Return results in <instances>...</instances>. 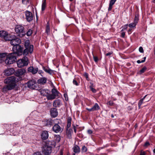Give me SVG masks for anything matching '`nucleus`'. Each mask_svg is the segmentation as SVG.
Wrapping results in <instances>:
<instances>
[{"label":"nucleus","instance_id":"1","mask_svg":"<svg viewBox=\"0 0 155 155\" xmlns=\"http://www.w3.org/2000/svg\"><path fill=\"white\" fill-rule=\"evenodd\" d=\"M10 43L13 46L12 50L14 52L17 53L18 55L22 54L21 48L19 44L21 43V40L15 35H11Z\"/></svg>","mask_w":155,"mask_h":155},{"label":"nucleus","instance_id":"2","mask_svg":"<svg viewBox=\"0 0 155 155\" xmlns=\"http://www.w3.org/2000/svg\"><path fill=\"white\" fill-rule=\"evenodd\" d=\"M20 80L18 77L12 76L7 78L4 80V83L7 84L10 86L14 88L16 82Z\"/></svg>","mask_w":155,"mask_h":155},{"label":"nucleus","instance_id":"3","mask_svg":"<svg viewBox=\"0 0 155 155\" xmlns=\"http://www.w3.org/2000/svg\"><path fill=\"white\" fill-rule=\"evenodd\" d=\"M17 55L20 56L14 52L13 53L9 54L7 55L6 54V56L4 58V60L3 61H4L5 58L6 57V58L5 60L6 64H12L16 61Z\"/></svg>","mask_w":155,"mask_h":155},{"label":"nucleus","instance_id":"4","mask_svg":"<svg viewBox=\"0 0 155 155\" xmlns=\"http://www.w3.org/2000/svg\"><path fill=\"white\" fill-rule=\"evenodd\" d=\"M25 49L23 52V54L24 55H27L29 53H31L33 50V46L32 45L30 44V41L26 40L25 44Z\"/></svg>","mask_w":155,"mask_h":155},{"label":"nucleus","instance_id":"5","mask_svg":"<svg viewBox=\"0 0 155 155\" xmlns=\"http://www.w3.org/2000/svg\"><path fill=\"white\" fill-rule=\"evenodd\" d=\"M18 66L22 68L27 66L28 64V60L27 57H25L22 59L19 60L17 62Z\"/></svg>","mask_w":155,"mask_h":155},{"label":"nucleus","instance_id":"6","mask_svg":"<svg viewBox=\"0 0 155 155\" xmlns=\"http://www.w3.org/2000/svg\"><path fill=\"white\" fill-rule=\"evenodd\" d=\"M51 145L47 144L42 148V150L43 153L45 155H48L51 152Z\"/></svg>","mask_w":155,"mask_h":155},{"label":"nucleus","instance_id":"7","mask_svg":"<svg viewBox=\"0 0 155 155\" xmlns=\"http://www.w3.org/2000/svg\"><path fill=\"white\" fill-rule=\"evenodd\" d=\"M11 35L8 34V32L4 31H0V37L3 38L5 41L9 40L11 39Z\"/></svg>","mask_w":155,"mask_h":155},{"label":"nucleus","instance_id":"8","mask_svg":"<svg viewBox=\"0 0 155 155\" xmlns=\"http://www.w3.org/2000/svg\"><path fill=\"white\" fill-rule=\"evenodd\" d=\"M15 31L17 34H18V35L20 36V34L24 33V28L21 25H17L15 27ZM25 33L22 34V36L23 35H25Z\"/></svg>","mask_w":155,"mask_h":155},{"label":"nucleus","instance_id":"9","mask_svg":"<svg viewBox=\"0 0 155 155\" xmlns=\"http://www.w3.org/2000/svg\"><path fill=\"white\" fill-rule=\"evenodd\" d=\"M26 19L27 21L30 22L33 19V15L32 13L28 11H26L25 12Z\"/></svg>","mask_w":155,"mask_h":155},{"label":"nucleus","instance_id":"10","mask_svg":"<svg viewBox=\"0 0 155 155\" xmlns=\"http://www.w3.org/2000/svg\"><path fill=\"white\" fill-rule=\"evenodd\" d=\"M37 84L34 81H30L27 83L28 87L32 89H35L37 88Z\"/></svg>","mask_w":155,"mask_h":155},{"label":"nucleus","instance_id":"11","mask_svg":"<svg viewBox=\"0 0 155 155\" xmlns=\"http://www.w3.org/2000/svg\"><path fill=\"white\" fill-rule=\"evenodd\" d=\"M54 138L55 141L54 143L52 144L50 143V142H49V144L51 145L52 146H55V143H58L61 140V137L58 135H55L54 136Z\"/></svg>","mask_w":155,"mask_h":155},{"label":"nucleus","instance_id":"12","mask_svg":"<svg viewBox=\"0 0 155 155\" xmlns=\"http://www.w3.org/2000/svg\"><path fill=\"white\" fill-rule=\"evenodd\" d=\"M15 72V70L13 68H8L4 71V74L9 76L13 74Z\"/></svg>","mask_w":155,"mask_h":155},{"label":"nucleus","instance_id":"13","mask_svg":"<svg viewBox=\"0 0 155 155\" xmlns=\"http://www.w3.org/2000/svg\"><path fill=\"white\" fill-rule=\"evenodd\" d=\"M50 114L51 116L55 117L58 115L57 109L55 108H52L50 110Z\"/></svg>","mask_w":155,"mask_h":155},{"label":"nucleus","instance_id":"14","mask_svg":"<svg viewBox=\"0 0 155 155\" xmlns=\"http://www.w3.org/2000/svg\"><path fill=\"white\" fill-rule=\"evenodd\" d=\"M41 138L43 140L47 139L48 137V131L45 130L42 131L41 134Z\"/></svg>","mask_w":155,"mask_h":155},{"label":"nucleus","instance_id":"15","mask_svg":"<svg viewBox=\"0 0 155 155\" xmlns=\"http://www.w3.org/2000/svg\"><path fill=\"white\" fill-rule=\"evenodd\" d=\"M53 130L55 133H58L61 131V128L58 124H55L52 128Z\"/></svg>","mask_w":155,"mask_h":155},{"label":"nucleus","instance_id":"16","mask_svg":"<svg viewBox=\"0 0 155 155\" xmlns=\"http://www.w3.org/2000/svg\"><path fill=\"white\" fill-rule=\"evenodd\" d=\"M38 69V68H34L32 67H30L28 68V71L31 72L33 74H35L37 73Z\"/></svg>","mask_w":155,"mask_h":155},{"label":"nucleus","instance_id":"17","mask_svg":"<svg viewBox=\"0 0 155 155\" xmlns=\"http://www.w3.org/2000/svg\"><path fill=\"white\" fill-rule=\"evenodd\" d=\"M47 80L46 78L45 77L42 78L38 80V84H44L46 82Z\"/></svg>","mask_w":155,"mask_h":155},{"label":"nucleus","instance_id":"18","mask_svg":"<svg viewBox=\"0 0 155 155\" xmlns=\"http://www.w3.org/2000/svg\"><path fill=\"white\" fill-rule=\"evenodd\" d=\"M61 105V101L59 100L55 101L53 103V106L55 107H59Z\"/></svg>","mask_w":155,"mask_h":155},{"label":"nucleus","instance_id":"19","mask_svg":"<svg viewBox=\"0 0 155 155\" xmlns=\"http://www.w3.org/2000/svg\"><path fill=\"white\" fill-rule=\"evenodd\" d=\"M49 91L47 90L42 89L41 90L40 92L41 95L47 96L49 93Z\"/></svg>","mask_w":155,"mask_h":155},{"label":"nucleus","instance_id":"20","mask_svg":"<svg viewBox=\"0 0 155 155\" xmlns=\"http://www.w3.org/2000/svg\"><path fill=\"white\" fill-rule=\"evenodd\" d=\"M52 94H53L56 97L60 96L59 93L57 90L54 88H53L51 90Z\"/></svg>","mask_w":155,"mask_h":155},{"label":"nucleus","instance_id":"21","mask_svg":"<svg viewBox=\"0 0 155 155\" xmlns=\"http://www.w3.org/2000/svg\"><path fill=\"white\" fill-rule=\"evenodd\" d=\"M13 88L9 86L8 85H7L5 86L2 89L3 92H6L8 90H11Z\"/></svg>","mask_w":155,"mask_h":155},{"label":"nucleus","instance_id":"22","mask_svg":"<svg viewBox=\"0 0 155 155\" xmlns=\"http://www.w3.org/2000/svg\"><path fill=\"white\" fill-rule=\"evenodd\" d=\"M73 149L74 152L75 153H78L80 151V148L77 145H76L74 146L73 147Z\"/></svg>","mask_w":155,"mask_h":155},{"label":"nucleus","instance_id":"23","mask_svg":"<svg viewBox=\"0 0 155 155\" xmlns=\"http://www.w3.org/2000/svg\"><path fill=\"white\" fill-rule=\"evenodd\" d=\"M56 97L52 94H48L47 96V98L48 100H52L55 99Z\"/></svg>","mask_w":155,"mask_h":155},{"label":"nucleus","instance_id":"24","mask_svg":"<svg viewBox=\"0 0 155 155\" xmlns=\"http://www.w3.org/2000/svg\"><path fill=\"white\" fill-rule=\"evenodd\" d=\"M115 1H110L108 8V11H110L111 10L112 8V6L115 3Z\"/></svg>","mask_w":155,"mask_h":155},{"label":"nucleus","instance_id":"25","mask_svg":"<svg viewBox=\"0 0 155 155\" xmlns=\"http://www.w3.org/2000/svg\"><path fill=\"white\" fill-rule=\"evenodd\" d=\"M5 53L0 54V62H2L4 61V58L6 56Z\"/></svg>","mask_w":155,"mask_h":155},{"label":"nucleus","instance_id":"26","mask_svg":"<svg viewBox=\"0 0 155 155\" xmlns=\"http://www.w3.org/2000/svg\"><path fill=\"white\" fill-rule=\"evenodd\" d=\"M25 72V70L23 69H21L18 70L17 71V72L18 73V75H23Z\"/></svg>","mask_w":155,"mask_h":155},{"label":"nucleus","instance_id":"27","mask_svg":"<svg viewBox=\"0 0 155 155\" xmlns=\"http://www.w3.org/2000/svg\"><path fill=\"white\" fill-rule=\"evenodd\" d=\"M46 1H44L43 2L42 4V6H41V10L42 11H44L46 8Z\"/></svg>","mask_w":155,"mask_h":155},{"label":"nucleus","instance_id":"28","mask_svg":"<svg viewBox=\"0 0 155 155\" xmlns=\"http://www.w3.org/2000/svg\"><path fill=\"white\" fill-rule=\"evenodd\" d=\"M92 108L93 110L94 111L98 110L99 109V107L97 103H95Z\"/></svg>","mask_w":155,"mask_h":155},{"label":"nucleus","instance_id":"29","mask_svg":"<svg viewBox=\"0 0 155 155\" xmlns=\"http://www.w3.org/2000/svg\"><path fill=\"white\" fill-rule=\"evenodd\" d=\"M147 95H146L142 99H141L138 103V107L139 108H140L141 106L143 103V101L147 96Z\"/></svg>","mask_w":155,"mask_h":155},{"label":"nucleus","instance_id":"30","mask_svg":"<svg viewBox=\"0 0 155 155\" xmlns=\"http://www.w3.org/2000/svg\"><path fill=\"white\" fill-rule=\"evenodd\" d=\"M71 118H69L68 120V123L67 125V128H69L71 126Z\"/></svg>","mask_w":155,"mask_h":155},{"label":"nucleus","instance_id":"31","mask_svg":"<svg viewBox=\"0 0 155 155\" xmlns=\"http://www.w3.org/2000/svg\"><path fill=\"white\" fill-rule=\"evenodd\" d=\"M45 125L47 126L51 125L52 124V122L51 120L49 119L45 121Z\"/></svg>","mask_w":155,"mask_h":155},{"label":"nucleus","instance_id":"32","mask_svg":"<svg viewBox=\"0 0 155 155\" xmlns=\"http://www.w3.org/2000/svg\"><path fill=\"white\" fill-rule=\"evenodd\" d=\"M44 70L46 72L51 74L52 72L51 70L47 68H44Z\"/></svg>","mask_w":155,"mask_h":155},{"label":"nucleus","instance_id":"33","mask_svg":"<svg viewBox=\"0 0 155 155\" xmlns=\"http://www.w3.org/2000/svg\"><path fill=\"white\" fill-rule=\"evenodd\" d=\"M147 69V68L145 67H144L142 69L140 70L139 72V73L140 74H142L145 72Z\"/></svg>","mask_w":155,"mask_h":155},{"label":"nucleus","instance_id":"34","mask_svg":"<svg viewBox=\"0 0 155 155\" xmlns=\"http://www.w3.org/2000/svg\"><path fill=\"white\" fill-rule=\"evenodd\" d=\"M68 128L67 129V131L66 132L67 134H68V136L70 137H71V135L70 134L72 132V130L71 129H68Z\"/></svg>","mask_w":155,"mask_h":155},{"label":"nucleus","instance_id":"35","mask_svg":"<svg viewBox=\"0 0 155 155\" xmlns=\"http://www.w3.org/2000/svg\"><path fill=\"white\" fill-rule=\"evenodd\" d=\"M50 27H49V24L48 23L47 24L46 26V32L47 33H49L50 31Z\"/></svg>","mask_w":155,"mask_h":155},{"label":"nucleus","instance_id":"36","mask_svg":"<svg viewBox=\"0 0 155 155\" xmlns=\"http://www.w3.org/2000/svg\"><path fill=\"white\" fill-rule=\"evenodd\" d=\"M136 25H137V24L134 23V22L133 23H130V24H129V26L130 28H134L136 26Z\"/></svg>","mask_w":155,"mask_h":155},{"label":"nucleus","instance_id":"37","mask_svg":"<svg viewBox=\"0 0 155 155\" xmlns=\"http://www.w3.org/2000/svg\"><path fill=\"white\" fill-rule=\"evenodd\" d=\"M138 15H136L134 20V22L137 24L138 21Z\"/></svg>","mask_w":155,"mask_h":155},{"label":"nucleus","instance_id":"38","mask_svg":"<svg viewBox=\"0 0 155 155\" xmlns=\"http://www.w3.org/2000/svg\"><path fill=\"white\" fill-rule=\"evenodd\" d=\"M32 33V30L31 29H29L27 31L26 34L28 36H30Z\"/></svg>","mask_w":155,"mask_h":155},{"label":"nucleus","instance_id":"39","mask_svg":"<svg viewBox=\"0 0 155 155\" xmlns=\"http://www.w3.org/2000/svg\"><path fill=\"white\" fill-rule=\"evenodd\" d=\"M87 148L85 146H84L82 147V150L83 152H86L87 151Z\"/></svg>","mask_w":155,"mask_h":155},{"label":"nucleus","instance_id":"40","mask_svg":"<svg viewBox=\"0 0 155 155\" xmlns=\"http://www.w3.org/2000/svg\"><path fill=\"white\" fill-rule=\"evenodd\" d=\"M139 51L141 53H143L144 52L143 49L142 47H140L139 48Z\"/></svg>","mask_w":155,"mask_h":155},{"label":"nucleus","instance_id":"41","mask_svg":"<svg viewBox=\"0 0 155 155\" xmlns=\"http://www.w3.org/2000/svg\"><path fill=\"white\" fill-rule=\"evenodd\" d=\"M107 104L108 105L112 106L113 105V103L112 101H110L107 103Z\"/></svg>","mask_w":155,"mask_h":155},{"label":"nucleus","instance_id":"42","mask_svg":"<svg viewBox=\"0 0 155 155\" xmlns=\"http://www.w3.org/2000/svg\"><path fill=\"white\" fill-rule=\"evenodd\" d=\"M90 89L91 91L94 93H96V91L95 89L91 87H90Z\"/></svg>","mask_w":155,"mask_h":155},{"label":"nucleus","instance_id":"43","mask_svg":"<svg viewBox=\"0 0 155 155\" xmlns=\"http://www.w3.org/2000/svg\"><path fill=\"white\" fill-rule=\"evenodd\" d=\"M73 83L76 86H78V84L77 81L75 80H74L73 81Z\"/></svg>","mask_w":155,"mask_h":155},{"label":"nucleus","instance_id":"44","mask_svg":"<svg viewBox=\"0 0 155 155\" xmlns=\"http://www.w3.org/2000/svg\"><path fill=\"white\" fill-rule=\"evenodd\" d=\"M93 58H94V59L95 62H97V61L98 58L97 57L94 56Z\"/></svg>","mask_w":155,"mask_h":155},{"label":"nucleus","instance_id":"45","mask_svg":"<svg viewBox=\"0 0 155 155\" xmlns=\"http://www.w3.org/2000/svg\"><path fill=\"white\" fill-rule=\"evenodd\" d=\"M150 145L149 143V142H146L144 145L145 147H147L148 146Z\"/></svg>","mask_w":155,"mask_h":155},{"label":"nucleus","instance_id":"46","mask_svg":"<svg viewBox=\"0 0 155 155\" xmlns=\"http://www.w3.org/2000/svg\"><path fill=\"white\" fill-rule=\"evenodd\" d=\"M86 109L89 111H94L92 107L91 108H87Z\"/></svg>","mask_w":155,"mask_h":155},{"label":"nucleus","instance_id":"47","mask_svg":"<svg viewBox=\"0 0 155 155\" xmlns=\"http://www.w3.org/2000/svg\"><path fill=\"white\" fill-rule=\"evenodd\" d=\"M92 133H93V132H92V130H87V133L89 134H91Z\"/></svg>","mask_w":155,"mask_h":155},{"label":"nucleus","instance_id":"48","mask_svg":"<svg viewBox=\"0 0 155 155\" xmlns=\"http://www.w3.org/2000/svg\"><path fill=\"white\" fill-rule=\"evenodd\" d=\"M112 54V52H110L107 53L106 54V56H108L111 55Z\"/></svg>","mask_w":155,"mask_h":155},{"label":"nucleus","instance_id":"49","mask_svg":"<svg viewBox=\"0 0 155 155\" xmlns=\"http://www.w3.org/2000/svg\"><path fill=\"white\" fill-rule=\"evenodd\" d=\"M146 155V153L145 152H142L141 151L140 153V155Z\"/></svg>","mask_w":155,"mask_h":155},{"label":"nucleus","instance_id":"50","mask_svg":"<svg viewBox=\"0 0 155 155\" xmlns=\"http://www.w3.org/2000/svg\"><path fill=\"white\" fill-rule=\"evenodd\" d=\"M34 155H41L40 152H37L34 153Z\"/></svg>","mask_w":155,"mask_h":155},{"label":"nucleus","instance_id":"51","mask_svg":"<svg viewBox=\"0 0 155 155\" xmlns=\"http://www.w3.org/2000/svg\"><path fill=\"white\" fill-rule=\"evenodd\" d=\"M125 35V32H123L121 33V36L122 37H124Z\"/></svg>","mask_w":155,"mask_h":155},{"label":"nucleus","instance_id":"52","mask_svg":"<svg viewBox=\"0 0 155 155\" xmlns=\"http://www.w3.org/2000/svg\"><path fill=\"white\" fill-rule=\"evenodd\" d=\"M137 62L138 64L140 63H143V62H142V60L141 61H140V60H138L137 61Z\"/></svg>","mask_w":155,"mask_h":155},{"label":"nucleus","instance_id":"53","mask_svg":"<svg viewBox=\"0 0 155 155\" xmlns=\"http://www.w3.org/2000/svg\"><path fill=\"white\" fill-rule=\"evenodd\" d=\"M143 59L142 60V62H144L145 61V59H146V57H144L143 58Z\"/></svg>","mask_w":155,"mask_h":155},{"label":"nucleus","instance_id":"54","mask_svg":"<svg viewBox=\"0 0 155 155\" xmlns=\"http://www.w3.org/2000/svg\"><path fill=\"white\" fill-rule=\"evenodd\" d=\"M132 30V29L131 28H130L128 30V33L129 34L130 33H129V32H130Z\"/></svg>","mask_w":155,"mask_h":155},{"label":"nucleus","instance_id":"55","mask_svg":"<svg viewBox=\"0 0 155 155\" xmlns=\"http://www.w3.org/2000/svg\"><path fill=\"white\" fill-rule=\"evenodd\" d=\"M74 131L75 133L76 132V130L75 127H74Z\"/></svg>","mask_w":155,"mask_h":155},{"label":"nucleus","instance_id":"56","mask_svg":"<svg viewBox=\"0 0 155 155\" xmlns=\"http://www.w3.org/2000/svg\"><path fill=\"white\" fill-rule=\"evenodd\" d=\"M85 76H86V77L87 78H88V75H87V74H86L85 75Z\"/></svg>","mask_w":155,"mask_h":155},{"label":"nucleus","instance_id":"57","mask_svg":"<svg viewBox=\"0 0 155 155\" xmlns=\"http://www.w3.org/2000/svg\"><path fill=\"white\" fill-rule=\"evenodd\" d=\"M131 107H128V109L130 110H131Z\"/></svg>","mask_w":155,"mask_h":155},{"label":"nucleus","instance_id":"58","mask_svg":"<svg viewBox=\"0 0 155 155\" xmlns=\"http://www.w3.org/2000/svg\"><path fill=\"white\" fill-rule=\"evenodd\" d=\"M111 117H112L113 118L114 117V115H113V114H112L111 115Z\"/></svg>","mask_w":155,"mask_h":155},{"label":"nucleus","instance_id":"59","mask_svg":"<svg viewBox=\"0 0 155 155\" xmlns=\"http://www.w3.org/2000/svg\"><path fill=\"white\" fill-rule=\"evenodd\" d=\"M153 152L154 153H155V148L153 150Z\"/></svg>","mask_w":155,"mask_h":155},{"label":"nucleus","instance_id":"60","mask_svg":"<svg viewBox=\"0 0 155 155\" xmlns=\"http://www.w3.org/2000/svg\"><path fill=\"white\" fill-rule=\"evenodd\" d=\"M154 54H155V48H154Z\"/></svg>","mask_w":155,"mask_h":155},{"label":"nucleus","instance_id":"61","mask_svg":"<svg viewBox=\"0 0 155 155\" xmlns=\"http://www.w3.org/2000/svg\"><path fill=\"white\" fill-rule=\"evenodd\" d=\"M149 101L148 100H146L145 101V102H147V101Z\"/></svg>","mask_w":155,"mask_h":155},{"label":"nucleus","instance_id":"62","mask_svg":"<svg viewBox=\"0 0 155 155\" xmlns=\"http://www.w3.org/2000/svg\"><path fill=\"white\" fill-rule=\"evenodd\" d=\"M60 155H62V153H61Z\"/></svg>","mask_w":155,"mask_h":155},{"label":"nucleus","instance_id":"63","mask_svg":"<svg viewBox=\"0 0 155 155\" xmlns=\"http://www.w3.org/2000/svg\"><path fill=\"white\" fill-rule=\"evenodd\" d=\"M153 1V3H155V1Z\"/></svg>","mask_w":155,"mask_h":155},{"label":"nucleus","instance_id":"64","mask_svg":"<svg viewBox=\"0 0 155 155\" xmlns=\"http://www.w3.org/2000/svg\"><path fill=\"white\" fill-rule=\"evenodd\" d=\"M73 155H75V153H73Z\"/></svg>","mask_w":155,"mask_h":155}]
</instances>
